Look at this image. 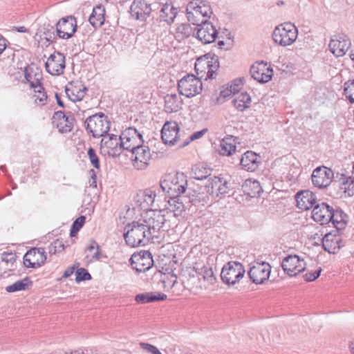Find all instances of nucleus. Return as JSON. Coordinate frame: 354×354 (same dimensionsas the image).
Here are the masks:
<instances>
[{"mask_svg": "<svg viewBox=\"0 0 354 354\" xmlns=\"http://www.w3.org/2000/svg\"><path fill=\"white\" fill-rule=\"evenodd\" d=\"M196 274L207 283L208 285H212L216 281V277L214 274L212 268L205 265L196 263L194 267Z\"/></svg>", "mask_w": 354, "mask_h": 354, "instance_id": "32", "label": "nucleus"}, {"mask_svg": "<svg viewBox=\"0 0 354 354\" xmlns=\"http://www.w3.org/2000/svg\"><path fill=\"white\" fill-rule=\"evenodd\" d=\"M122 150L133 151L143 144L142 136L133 127L126 129L120 136Z\"/></svg>", "mask_w": 354, "mask_h": 354, "instance_id": "14", "label": "nucleus"}, {"mask_svg": "<svg viewBox=\"0 0 354 354\" xmlns=\"http://www.w3.org/2000/svg\"><path fill=\"white\" fill-rule=\"evenodd\" d=\"M91 279V274L84 268L77 269L76 271V281L80 282L85 280H90Z\"/></svg>", "mask_w": 354, "mask_h": 354, "instance_id": "52", "label": "nucleus"}, {"mask_svg": "<svg viewBox=\"0 0 354 354\" xmlns=\"http://www.w3.org/2000/svg\"><path fill=\"white\" fill-rule=\"evenodd\" d=\"M131 152L134 167L140 170L145 169L151 158L149 148L142 144Z\"/></svg>", "mask_w": 354, "mask_h": 354, "instance_id": "21", "label": "nucleus"}, {"mask_svg": "<svg viewBox=\"0 0 354 354\" xmlns=\"http://www.w3.org/2000/svg\"><path fill=\"white\" fill-rule=\"evenodd\" d=\"M45 67L48 73L52 75H59L65 68V57L62 53H55L47 59Z\"/></svg>", "mask_w": 354, "mask_h": 354, "instance_id": "26", "label": "nucleus"}, {"mask_svg": "<svg viewBox=\"0 0 354 354\" xmlns=\"http://www.w3.org/2000/svg\"><path fill=\"white\" fill-rule=\"evenodd\" d=\"M46 261V252L42 248H32L28 251L24 257V263L27 268H39L44 264Z\"/></svg>", "mask_w": 354, "mask_h": 354, "instance_id": "22", "label": "nucleus"}, {"mask_svg": "<svg viewBox=\"0 0 354 354\" xmlns=\"http://www.w3.org/2000/svg\"><path fill=\"white\" fill-rule=\"evenodd\" d=\"M104 8L101 5H98L93 8V12L89 17L88 21L93 27H100L104 22Z\"/></svg>", "mask_w": 354, "mask_h": 354, "instance_id": "35", "label": "nucleus"}, {"mask_svg": "<svg viewBox=\"0 0 354 354\" xmlns=\"http://www.w3.org/2000/svg\"><path fill=\"white\" fill-rule=\"evenodd\" d=\"M297 28L290 22L277 26L272 34L274 42L283 47L292 45L297 40Z\"/></svg>", "mask_w": 354, "mask_h": 354, "instance_id": "3", "label": "nucleus"}, {"mask_svg": "<svg viewBox=\"0 0 354 354\" xmlns=\"http://www.w3.org/2000/svg\"><path fill=\"white\" fill-rule=\"evenodd\" d=\"M166 24V23L160 22V20L158 21V19H157L156 21L153 22L151 26V30L158 36L167 28Z\"/></svg>", "mask_w": 354, "mask_h": 354, "instance_id": "51", "label": "nucleus"}, {"mask_svg": "<svg viewBox=\"0 0 354 354\" xmlns=\"http://www.w3.org/2000/svg\"><path fill=\"white\" fill-rule=\"evenodd\" d=\"M141 219L148 229V234L151 239L157 238L158 233L160 229L168 230L174 227L169 220L171 214L167 215L164 209H149L140 214Z\"/></svg>", "mask_w": 354, "mask_h": 354, "instance_id": "1", "label": "nucleus"}, {"mask_svg": "<svg viewBox=\"0 0 354 354\" xmlns=\"http://www.w3.org/2000/svg\"><path fill=\"white\" fill-rule=\"evenodd\" d=\"M250 103L251 97L246 92L238 94L232 100L234 106L239 111H243L248 108Z\"/></svg>", "mask_w": 354, "mask_h": 354, "instance_id": "39", "label": "nucleus"}, {"mask_svg": "<svg viewBox=\"0 0 354 354\" xmlns=\"http://www.w3.org/2000/svg\"><path fill=\"white\" fill-rule=\"evenodd\" d=\"M187 18L194 25L201 24L200 17H209L212 14L209 2L204 0H194L187 6Z\"/></svg>", "mask_w": 354, "mask_h": 354, "instance_id": "4", "label": "nucleus"}, {"mask_svg": "<svg viewBox=\"0 0 354 354\" xmlns=\"http://www.w3.org/2000/svg\"><path fill=\"white\" fill-rule=\"evenodd\" d=\"M167 299V295L160 292H147L137 295L135 297L136 302L146 304L156 301H163Z\"/></svg>", "mask_w": 354, "mask_h": 354, "instance_id": "37", "label": "nucleus"}, {"mask_svg": "<svg viewBox=\"0 0 354 354\" xmlns=\"http://www.w3.org/2000/svg\"><path fill=\"white\" fill-rule=\"evenodd\" d=\"M124 239L126 243H142L145 239L149 240L151 238L148 234V229L143 223L132 222L125 228Z\"/></svg>", "mask_w": 354, "mask_h": 354, "instance_id": "8", "label": "nucleus"}, {"mask_svg": "<svg viewBox=\"0 0 354 354\" xmlns=\"http://www.w3.org/2000/svg\"><path fill=\"white\" fill-rule=\"evenodd\" d=\"M335 216H340L338 210L334 209L326 203L316 204L312 211L313 219L320 225H326L330 223Z\"/></svg>", "mask_w": 354, "mask_h": 354, "instance_id": "12", "label": "nucleus"}, {"mask_svg": "<svg viewBox=\"0 0 354 354\" xmlns=\"http://www.w3.org/2000/svg\"><path fill=\"white\" fill-rule=\"evenodd\" d=\"M281 268L285 274L290 277H295L303 272L306 268V263L303 258L297 254H290L281 261Z\"/></svg>", "mask_w": 354, "mask_h": 354, "instance_id": "11", "label": "nucleus"}, {"mask_svg": "<svg viewBox=\"0 0 354 354\" xmlns=\"http://www.w3.org/2000/svg\"><path fill=\"white\" fill-rule=\"evenodd\" d=\"M178 196L171 197V199L168 202V207L166 209H163L165 213L169 215L171 214L169 220L174 226L177 224V217L180 216L181 214L185 211V205Z\"/></svg>", "mask_w": 354, "mask_h": 354, "instance_id": "27", "label": "nucleus"}, {"mask_svg": "<svg viewBox=\"0 0 354 354\" xmlns=\"http://www.w3.org/2000/svg\"><path fill=\"white\" fill-rule=\"evenodd\" d=\"M55 97H56V100H57V104L62 107L64 106V103L61 100L60 97L58 96L57 94H55Z\"/></svg>", "mask_w": 354, "mask_h": 354, "instance_id": "64", "label": "nucleus"}, {"mask_svg": "<svg viewBox=\"0 0 354 354\" xmlns=\"http://www.w3.org/2000/svg\"><path fill=\"white\" fill-rule=\"evenodd\" d=\"M140 346L142 350H144L145 351H146L148 353L162 354L160 353V351H159V349L156 346L151 345L150 344L141 342V343H140Z\"/></svg>", "mask_w": 354, "mask_h": 354, "instance_id": "53", "label": "nucleus"}, {"mask_svg": "<svg viewBox=\"0 0 354 354\" xmlns=\"http://www.w3.org/2000/svg\"><path fill=\"white\" fill-rule=\"evenodd\" d=\"M322 272V268H319L315 271L308 272L304 275V279L306 281L310 282L315 280L319 277Z\"/></svg>", "mask_w": 354, "mask_h": 354, "instance_id": "56", "label": "nucleus"}, {"mask_svg": "<svg viewBox=\"0 0 354 354\" xmlns=\"http://www.w3.org/2000/svg\"><path fill=\"white\" fill-rule=\"evenodd\" d=\"M55 116L59 119L57 127L61 133H68L72 130L73 127V117L67 116L62 111L56 112Z\"/></svg>", "mask_w": 354, "mask_h": 354, "instance_id": "34", "label": "nucleus"}, {"mask_svg": "<svg viewBox=\"0 0 354 354\" xmlns=\"http://www.w3.org/2000/svg\"><path fill=\"white\" fill-rule=\"evenodd\" d=\"M344 94L351 103L354 102V80L344 84Z\"/></svg>", "mask_w": 354, "mask_h": 354, "instance_id": "47", "label": "nucleus"}, {"mask_svg": "<svg viewBox=\"0 0 354 354\" xmlns=\"http://www.w3.org/2000/svg\"><path fill=\"white\" fill-rule=\"evenodd\" d=\"M32 88L34 89L35 92V94L33 95V98L35 100V103L39 105L45 104L47 100V95L46 93L44 92V89L41 84H37L35 86V87H33Z\"/></svg>", "mask_w": 354, "mask_h": 354, "instance_id": "46", "label": "nucleus"}, {"mask_svg": "<svg viewBox=\"0 0 354 354\" xmlns=\"http://www.w3.org/2000/svg\"><path fill=\"white\" fill-rule=\"evenodd\" d=\"M236 151L235 140L233 136L225 137L220 144L219 153L223 156H231Z\"/></svg>", "mask_w": 354, "mask_h": 354, "instance_id": "38", "label": "nucleus"}, {"mask_svg": "<svg viewBox=\"0 0 354 354\" xmlns=\"http://www.w3.org/2000/svg\"><path fill=\"white\" fill-rule=\"evenodd\" d=\"M86 129L94 138L103 137L110 129V122L102 113L88 117L86 121Z\"/></svg>", "mask_w": 354, "mask_h": 354, "instance_id": "6", "label": "nucleus"}, {"mask_svg": "<svg viewBox=\"0 0 354 354\" xmlns=\"http://www.w3.org/2000/svg\"><path fill=\"white\" fill-rule=\"evenodd\" d=\"M271 272V266L265 261H254L250 263L248 274L250 279L256 285L267 281Z\"/></svg>", "mask_w": 354, "mask_h": 354, "instance_id": "10", "label": "nucleus"}, {"mask_svg": "<svg viewBox=\"0 0 354 354\" xmlns=\"http://www.w3.org/2000/svg\"><path fill=\"white\" fill-rule=\"evenodd\" d=\"M193 178L196 180H203L209 178L211 175V169L204 165H196L193 169Z\"/></svg>", "mask_w": 354, "mask_h": 354, "instance_id": "45", "label": "nucleus"}, {"mask_svg": "<svg viewBox=\"0 0 354 354\" xmlns=\"http://www.w3.org/2000/svg\"><path fill=\"white\" fill-rule=\"evenodd\" d=\"M250 72L252 77L260 83L269 82L273 75L272 68L263 62L252 65Z\"/></svg>", "mask_w": 354, "mask_h": 354, "instance_id": "24", "label": "nucleus"}, {"mask_svg": "<svg viewBox=\"0 0 354 354\" xmlns=\"http://www.w3.org/2000/svg\"><path fill=\"white\" fill-rule=\"evenodd\" d=\"M57 35L62 39L71 37L77 30V22L73 16L61 19L56 24Z\"/></svg>", "mask_w": 354, "mask_h": 354, "instance_id": "23", "label": "nucleus"}, {"mask_svg": "<svg viewBox=\"0 0 354 354\" xmlns=\"http://www.w3.org/2000/svg\"><path fill=\"white\" fill-rule=\"evenodd\" d=\"M161 138L165 145H174L180 142V134L179 127L177 122L171 121L167 122L162 127Z\"/></svg>", "mask_w": 354, "mask_h": 354, "instance_id": "20", "label": "nucleus"}, {"mask_svg": "<svg viewBox=\"0 0 354 354\" xmlns=\"http://www.w3.org/2000/svg\"><path fill=\"white\" fill-rule=\"evenodd\" d=\"M205 187L208 194L216 196L227 194L230 190L228 182L218 176L209 177Z\"/></svg>", "mask_w": 354, "mask_h": 354, "instance_id": "25", "label": "nucleus"}, {"mask_svg": "<svg viewBox=\"0 0 354 354\" xmlns=\"http://www.w3.org/2000/svg\"><path fill=\"white\" fill-rule=\"evenodd\" d=\"M218 65H212L209 64V61L203 59L201 58L198 59L195 63V69L196 71H199L200 68H207V77L212 79L214 77L215 71L217 69Z\"/></svg>", "mask_w": 354, "mask_h": 354, "instance_id": "43", "label": "nucleus"}, {"mask_svg": "<svg viewBox=\"0 0 354 354\" xmlns=\"http://www.w3.org/2000/svg\"><path fill=\"white\" fill-rule=\"evenodd\" d=\"M85 258L87 262H93L102 258H106L100 248L99 245H89L84 250Z\"/></svg>", "mask_w": 354, "mask_h": 354, "instance_id": "36", "label": "nucleus"}, {"mask_svg": "<svg viewBox=\"0 0 354 354\" xmlns=\"http://www.w3.org/2000/svg\"><path fill=\"white\" fill-rule=\"evenodd\" d=\"M87 88L81 82L71 83L66 87V93L73 101H80L85 96Z\"/></svg>", "mask_w": 354, "mask_h": 354, "instance_id": "29", "label": "nucleus"}, {"mask_svg": "<svg viewBox=\"0 0 354 354\" xmlns=\"http://www.w3.org/2000/svg\"><path fill=\"white\" fill-rule=\"evenodd\" d=\"M130 263L132 268L138 272H144L151 268L153 261L149 251H142L133 254L130 258Z\"/></svg>", "mask_w": 354, "mask_h": 354, "instance_id": "19", "label": "nucleus"}, {"mask_svg": "<svg viewBox=\"0 0 354 354\" xmlns=\"http://www.w3.org/2000/svg\"><path fill=\"white\" fill-rule=\"evenodd\" d=\"M339 188L348 196L354 194V177L342 175L339 178Z\"/></svg>", "mask_w": 354, "mask_h": 354, "instance_id": "41", "label": "nucleus"}, {"mask_svg": "<svg viewBox=\"0 0 354 354\" xmlns=\"http://www.w3.org/2000/svg\"><path fill=\"white\" fill-rule=\"evenodd\" d=\"M322 248L329 254H336L339 252L341 247L340 245H320Z\"/></svg>", "mask_w": 354, "mask_h": 354, "instance_id": "59", "label": "nucleus"}, {"mask_svg": "<svg viewBox=\"0 0 354 354\" xmlns=\"http://www.w3.org/2000/svg\"><path fill=\"white\" fill-rule=\"evenodd\" d=\"M202 82L194 75L188 74L178 81L179 93L187 97H192L202 91Z\"/></svg>", "mask_w": 354, "mask_h": 354, "instance_id": "9", "label": "nucleus"}, {"mask_svg": "<svg viewBox=\"0 0 354 354\" xmlns=\"http://www.w3.org/2000/svg\"><path fill=\"white\" fill-rule=\"evenodd\" d=\"M6 39L0 35V54L6 49Z\"/></svg>", "mask_w": 354, "mask_h": 354, "instance_id": "62", "label": "nucleus"}, {"mask_svg": "<svg viewBox=\"0 0 354 354\" xmlns=\"http://www.w3.org/2000/svg\"><path fill=\"white\" fill-rule=\"evenodd\" d=\"M241 81L236 80H234L228 87L226 93L223 94L224 97L229 95L230 94H236L241 88Z\"/></svg>", "mask_w": 354, "mask_h": 354, "instance_id": "48", "label": "nucleus"}, {"mask_svg": "<svg viewBox=\"0 0 354 354\" xmlns=\"http://www.w3.org/2000/svg\"><path fill=\"white\" fill-rule=\"evenodd\" d=\"M156 196L155 191L149 189L138 192L133 200L134 203L131 205V208L129 207L127 210L125 217H133L134 212H140L143 210L144 212L149 210V208L153 205L155 201Z\"/></svg>", "mask_w": 354, "mask_h": 354, "instance_id": "5", "label": "nucleus"}, {"mask_svg": "<svg viewBox=\"0 0 354 354\" xmlns=\"http://www.w3.org/2000/svg\"><path fill=\"white\" fill-rule=\"evenodd\" d=\"M158 8V3L149 4L145 0H135L131 5L130 14L134 19L143 21Z\"/></svg>", "mask_w": 354, "mask_h": 354, "instance_id": "16", "label": "nucleus"}, {"mask_svg": "<svg viewBox=\"0 0 354 354\" xmlns=\"http://www.w3.org/2000/svg\"><path fill=\"white\" fill-rule=\"evenodd\" d=\"M351 46V40L343 33L333 36L328 45L330 52L336 57L344 55Z\"/></svg>", "mask_w": 354, "mask_h": 354, "instance_id": "18", "label": "nucleus"}, {"mask_svg": "<svg viewBox=\"0 0 354 354\" xmlns=\"http://www.w3.org/2000/svg\"><path fill=\"white\" fill-rule=\"evenodd\" d=\"M207 131V129H203L201 131L194 132L192 136H190L188 140H186L185 141L180 142L179 147H184L187 146L190 141L195 140L202 138Z\"/></svg>", "mask_w": 354, "mask_h": 354, "instance_id": "49", "label": "nucleus"}, {"mask_svg": "<svg viewBox=\"0 0 354 354\" xmlns=\"http://www.w3.org/2000/svg\"><path fill=\"white\" fill-rule=\"evenodd\" d=\"M177 15V9L172 5L165 3L159 11V19L160 22L170 24L174 22Z\"/></svg>", "mask_w": 354, "mask_h": 354, "instance_id": "31", "label": "nucleus"}, {"mask_svg": "<svg viewBox=\"0 0 354 354\" xmlns=\"http://www.w3.org/2000/svg\"><path fill=\"white\" fill-rule=\"evenodd\" d=\"M297 206L302 210H308L316 205L317 198L310 190H303L296 194Z\"/></svg>", "mask_w": 354, "mask_h": 354, "instance_id": "28", "label": "nucleus"}, {"mask_svg": "<svg viewBox=\"0 0 354 354\" xmlns=\"http://www.w3.org/2000/svg\"><path fill=\"white\" fill-rule=\"evenodd\" d=\"M187 186V180L183 173L166 174L160 180L162 190L170 197L179 196L184 194Z\"/></svg>", "mask_w": 354, "mask_h": 354, "instance_id": "2", "label": "nucleus"}, {"mask_svg": "<svg viewBox=\"0 0 354 354\" xmlns=\"http://www.w3.org/2000/svg\"><path fill=\"white\" fill-rule=\"evenodd\" d=\"M32 281L29 278L26 277L21 280H19L15 283L6 286V290L8 292H15L17 291L26 290L30 288Z\"/></svg>", "mask_w": 354, "mask_h": 354, "instance_id": "40", "label": "nucleus"}, {"mask_svg": "<svg viewBox=\"0 0 354 354\" xmlns=\"http://www.w3.org/2000/svg\"><path fill=\"white\" fill-rule=\"evenodd\" d=\"M48 252L51 254H57V245H50L49 248H48Z\"/></svg>", "mask_w": 354, "mask_h": 354, "instance_id": "63", "label": "nucleus"}, {"mask_svg": "<svg viewBox=\"0 0 354 354\" xmlns=\"http://www.w3.org/2000/svg\"><path fill=\"white\" fill-rule=\"evenodd\" d=\"M245 270L242 263L237 261H230L222 268L221 278L223 282L228 286H234L239 283L244 277Z\"/></svg>", "mask_w": 354, "mask_h": 354, "instance_id": "7", "label": "nucleus"}, {"mask_svg": "<svg viewBox=\"0 0 354 354\" xmlns=\"http://www.w3.org/2000/svg\"><path fill=\"white\" fill-rule=\"evenodd\" d=\"M193 29L189 24H181L177 26L175 32V37L178 40H183L193 34Z\"/></svg>", "mask_w": 354, "mask_h": 354, "instance_id": "42", "label": "nucleus"}, {"mask_svg": "<svg viewBox=\"0 0 354 354\" xmlns=\"http://www.w3.org/2000/svg\"><path fill=\"white\" fill-rule=\"evenodd\" d=\"M16 254L13 252H4L1 254V260L7 264H13L16 261Z\"/></svg>", "mask_w": 354, "mask_h": 354, "instance_id": "55", "label": "nucleus"}, {"mask_svg": "<svg viewBox=\"0 0 354 354\" xmlns=\"http://www.w3.org/2000/svg\"><path fill=\"white\" fill-rule=\"evenodd\" d=\"M75 268V266L68 268L63 274V278L66 279L69 277L71 275H72L73 273L74 272Z\"/></svg>", "mask_w": 354, "mask_h": 354, "instance_id": "61", "label": "nucleus"}, {"mask_svg": "<svg viewBox=\"0 0 354 354\" xmlns=\"http://www.w3.org/2000/svg\"><path fill=\"white\" fill-rule=\"evenodd\" d=\"M88 156L91 161V165L96 169L100 168V161L97 156L95 153V150L90 147L88 150Z\"/></svg>", "mask_w": 354, "mask_h": 354, "instance_id": "54", "label": "nucleus"}, {"mask_svg": "<svg viewBox=\"0 0 354 354\" xmlns=\"http://www.w3.org/2000/svg\"><path fill=\"white\" fill-rule=\"evenodd\" d=\"M243 187H245L244 192L251 197L256 196L261 191L260 184L257 180H246Z\"/></svg>", "mask_w": 354, "mask_h": 354, "instance_id": "44", "label": "nucleus"}, {"mask_svg": "<svg viewBox=\"0 0 354 354\" xmlns=\"http://www.w3.org/2000/svg\"><path fill=\"white\" fill-rule=\"evenodd\" d=\"M120 144V137L118 138L116 135L107 133L103 136L101 140V152L104 155L116 157L119 156L122 151V147Z\"/></svg>", "mask_w": 354, "mask_h": 354, "instance_id": "13", "label": "nucleus"}, {"mask_svg": "<svg viewBox=\"0 0 354 354\" xmlns=\"http://www.w3.org/2000/svg\"><path fill=\"white\" fill-rule=\"evenodd\" d=\"M85 222V216H81L78 217L73 223L72 227L75 228V230H80V228L83 226Z\"/></svg>", "mask_w": 354, "mask_h": 354, "instance_id": "60", "label": "nucleus"}, {"mask_svg": "<svg viewBox=\"0 0 354 354\" xmlns=\"http://www.w3.org/2000/svg\"><path fill=\"white\" fill-rule=\"evenodd\" d=\"M342 241L340 236L333 235L331 233L326 234L323 238L322 243L324 242H331L333 243H340Z\"/></svg>", "mask_w": 354, "mask_h": 354, "instance_id": "57", "label": "nucleus"}, {"mask_svg": "<svg viewBox=\"0 0 354 354\" xmlns=\"http://www.w3.org/2000/svg\"><path fill=\"white\" fill-rule=\"evenodd\" d=\"M334 176L331 169L326 167H318L314 169L312 176V183L319 189L327 187L332 182Z\"/></svg>", "mask_w": 354, "mask_h": 354, "instance_id": "17", "label": "nucleus"}, {"mask_svg": "<svg viewBox=\"0 0 354 354\" xmlns=\"http://www.w3.org/2000/svg\"><path fill=\"white\" fill-rule=\"evenodd\" d=\"M25 78L28 82L32 88L35 87V86L41 84L40 78L37 77V75L35 74L34 75L31 73H28V68H25L24 71Z\"/></svg>", "mask_w": 354, "mask_h": 354, "instance_id": "50", "label": "nucleus"}, {"mask_svg": "<svg viewBox=\"0 0 354 354\" xmlns=\"http://www.w3.org/2000/svg\"><path fill=\"white\" fill-rule=\"evenodd\" d=\"M259 156L251 151H246L240 160L242 168L248 171H255L259 165Z\"/></svg>", "mask_w": 354, "mask_h": 354, "instance_id": "30", "label": "nucleus"}, {"mask_svg": "<svg viewBox=\"0 0 354 354\" xmlns=\"http://www.w3.org/2000/svg\"><path fill=\"white\" fill-rule=\"evenodd\" d=\"M182 100L176 93L168 94L165 97V109L168 113L178 111L182 106Z\"/></svg>", "mask_w": 354, "mask_h": 354, "instance_id": "33", "label": "nucleus"}, {"mask_svg": "<svg viewBox=\"0 0 354 354\" xmlns=\"http://www.w3.org/2000/svg\"><path fill=\"white\" fill-rule=\"evenodd\" d=\"M196 30V32L193 33L194 36L203 44L212 43L217 37L218 32L215 26L207 19L202 20Z\"/></svg>", "mask_w": 354, "mask_h": 354, "instance_id": "15", "label": "nucleus"}, {"mask_svg": "<svg viewBox=\"0 0 354 354\" xmlns=\"http://www.w3.org/2000/svg\"><path fill=\"white\" fill-rule=\"evenodd\" d=\"M340 212V216H334V218L331 219V221H330L337 229H341L345 225V223L343 221V219L342 218V212Z\"/></svg>", "mask_w": 354, "mask_h": 354, "instance_id": "58", "label": "nucleus"}]
</instances>
